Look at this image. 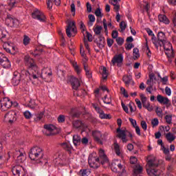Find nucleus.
I'll return each instance as SVG.
<instances>
[{"label": "nucleus", "instance_id": "nucleus-22", "mask_svg": "<svg viewBox=\"0 0 176 176\" xmlns=\"http://www.w3.org/2000/svg\"><path fill=\"white\" fill-rule=\"evenodd\" d=\"M96 43L99 49H102L105 46V38L99 36L96 40Z\"/></svg>", "mask_w": 176, "mask_h": 176}, {"label": "nucleus", "instance_id": "nucleus-37", "mask_svg": "<svg viewBox=\"0 0 176 176\" xmlns=\"http://www.w3.org/2000/svg\"><path fill=\"white\" fill-rule=\"evenodd\" d=\"M133 173L135 175H138V174H141L142 173V166L138 165L133 169Z\"/></svg>", "mask_w": 176, "mask_h": 176}, {"label": "nucleus", "instance_id": "nucleus-9", "mask_svg": "<svg viewBox=\"0 0 176 176\" xmlns=\"http://www.w3.org/2000/svg\"><path fill=\"white\" fill-rule=\"evenodd\" d=\"M157 38L156 39V43L157 45H155L156 49H159V47H161V46H164L166 43L168 41H167V38L166 37V34L164 32H160L157 34Z\"/></svg>", "mask_w": 176, "mask_h": 176}, {"label": "nucleus", "instance_id": "nucleus-62", "mask_svg": "<svg viewBox=\"0 0 176 176\" xmlns=\"http://www.w3.org/2000/svg\"><path fill=\"white\" fill-rule=\"evenodd\" d=\"M140 98H141V101L142 104H144L145 102H148V99L146 98V97L145 96V95L144 94H140Z\"/></svg>", "mask_w": 176, "mask_h": 176}, {"label": "nucleus", "instance_id": "nucleus-44", "mask_svg": "<svg viewBox=\"0 0 176 176\" xmlns=\"http://www.w3.org/2000/svg\"><path fill=\"white\" fill-rule=\"evenodd\" d=\"M101 31H102V26L97 25L96 27L94 28V32H95L96 35H100V34H101Z\"/></svg>", "mask_w": 176, "mask_h": 176}, {"label": "nucleus", "instance_id": "nucleus-51", "mask_svg": "<svg viewBox=\"0 0 176 176\" xmlns=\"http://www.w3.org/2000/svg\"><path fill=\"white\" fill-rule=\"evenodd\" d=\"M126 27H127V23L124 21H122L120 23V28L121 30V32H123L126 30Z\"/></svg>", "mask_w": 176, "mask_h": 176}, {"label": "nucleus", "instance_id": "nucleus-60", "mask_svg": "<svg viewBox=\"0 0 176 176\" xmlns=\"http://www.w3.org/2000/svg\"><path fill=\"white\" fill-rule=\"evenodd\" d=\"M58 123H64L65 122V116L60 115L58 117Z\"/></svg>", "mask_w": 176, "mask_h": 176}, {"label": "nucleus", "instance_id": "nucleus-8", "mask_svg": "<svg viewBox=\"0 0 176 176\" xmlns=\"http://www.w3.org/2000/svg\"><path fill=\"white\" fill-rule=\"evenodd\" d=\"M76 25H75V21H68L67 28H66V34L69 38L71 36H75L76 34Z\"/></svg>", "mask_w": 176, "mask_h": 176}, {"label": "nucleus", "instance_id": "nucleus-6", "mask_svg": "<svg viewBox=\"0 0 176 176\" xmlns=\"http://www.w3.org/2000/svg\"><path fill=\"white\" fill-rule=\"evenodd\" d=\"M19 103L16 102H12L9 98H4L0 100V109L1 111H8L12 107H17Z\"/></svg>", "mask_w": 176, "mask_h": 176}, {"label": "nucleus", "instance_id": "nucleus-33", "mask_svg": "<svg viewBox=\"0 0 176 176\" xmlns=\"http://www.w3.org/2000/svg\"><path fill=\"white\" fill-rule=\"evenodd\" d=\"M165 137H166L167 141L170 143L173 142V141H174V140H175V138H176L175 135H174V133H171V132L166 133L165 135Z\"/></svg>", "mask_w": 176, "mask_h": 176}, {"label": "nucleus", "instance_id": "nucleus-18", "mask_svg": "<svg viewBox=\"0 0 176 176\" xmlns=\"http://www.w3.org/2000/svg\"><path fill=\"white\" fill-rule=\"evenodd\" d=\"M113 65H117L118 67H122L123 64V55L122 54L116 55L111 60Z\"/></svg>", "mask_w": 176, "mask_h": 176}, {"label": "nucleus", "instance_id": "nucleus-23", "mask_svg": "<svg viewBox=\"0 0 176 176\" xmlns=\"http://www.w3.org/2000/svg\"><path fill=\"white\" fill-rule=\"evenodd\" d=\"M157 100L158 102H160V104H163L164 105H167V104L170 102L168 98H166L162 95L157 96Z\"/></svg>", "mask_w": 176, "mask_h": 176}, {"label": "nucleus", "instance_id": "nucleus-54", "mask_svg": "<svg viewBox=\"0 0 176 176\" xmlns=\"http://www.w3.org/2000/svg\"><path fill=\"white\" fill-rule=\"evenodd\" d=\"M81 56L82 57V61L83 63H86L87 61V58L86 57V54L85 53V50H82V48L80 49V52Z\"/></svg>", "mask_w": 176, "mask_h": 176}, {"label": "nucleus", "instance_id": "nucleus-63", "mask_svg": "<svg viewBox=\"0 0 176 176\" xmlns=\"http://www.w3.org/2000/svg\"><path fill=\"white\" fill-rule=\"evenodd\" d=\"M137 162H138V160L135 157H134V156L131 157V158H130L131 164H135V163H137Z\"/></svg>", "mask_w": 176, "mask_h": 176}, {"label": "nucleus", "instance_id": "nucleus-14", "mask_svg": "<svg viewBox=\"0 0 176 176\" xmlns=\"http://www.w3.org/2000/svg\"><path fill=\"white\" fill-rule=\"evenodd\" d=\"M117 137L122 140L123 144H126L129 139H127V135L126 134V130L118 128L116 130Z\"/></svg>", "mask_w": 176, "mask_h": 176}, {"label": "nucleus", "instance_id": "nucleus-35", "mask_svg": "<svg viewBox=\"0 0 176 176\" xmlns=\"http://www.w3.org/2000/svg\"><path fill=\"white\" fill-rule=\"evenodd\" d=\"M18 2L19 0H10L8 2L9 8H8V6H6V9H8V10H12V8H14L16 6V3Z\"/></svg>", "mask_w": 176, "mask_h": 176}, {"label": "nucleus", "instance_id": "nucleus-31", "mask_svg": "<svg viewBox=\"0 0 176 176\" xmlns=\"http://www.w3.org/2000/svg\"><path fill=\"white\" fill-rule=\"evenodd\" d=\"M61 146L63 149H65V151H67V152H69V153H71V151H72V145H71V143L64 142L62 143Z\"/></svg>", "mask_w": 176, "mask_h": 176}, {"label": "nucleus", "instance_id": "nucleus-26", "mask_svg": "<svg viewBox=\"0 0 176 176\" xmlns=\"http://www.w3.org/2000/svg\"><path fill=\"white\" fill-rule=\"evenodd\" d=\"M72 65L74 69L75 72H76L77 75H80V72H82V69L78 65V63L75 60H72Z\"/></svg>", "mask_w": 176, "mask_h": 176}, {"label": "nucleus", "instance_id": "nucleus-42", "mask_svg": "<svg viewBox=\"0 0 176 176\" xmlns=\"http://www.w3.org/2000/svg\"><path fill=\"white\" fill-rule=\"evenodd\" d=\"M88 19L89 20L88 25L89 27H91L93 25V23H94V21H96V16H94V15H93V14H89L88 16Z\"/></svg>", "mask_w": 176, "mask_h": 176}, {"label": "nucleus", "instance_id": "nucleus-46", "mask_svg": "<svg viewBox=\"0 0 176 176\" xmlns=\"http://www.w3.org/2000/svg\"><path fill=\"white\" fill-rule=\"evenodd\" d=\"M30 42H31V38L28 37L27 35L23 36V45L25 46H27L30 45Z\"/></svg>", "mask_w": 176, "mask_h": 176}, {"label": "nucleus", "instance_id": "nucleus-59", "mask_svg": "<svg viewBox=\"0 0 176 176\" xmlns=\"http://www.w3.org/2000/svg\"><path fill=\"white\" fill-rule=\"evenodd\" d=\"M102 23L104 28V32L106 35H108V25H107V19H104Z\"/></svg>", "mask_w": 176, "mask_h": 176}, {"label": "nucleus", "instance_id": "nucleus-16", "mask_svg": "<svg viewBox=\"0 0 176 176\" xmlns=\"http://www.w3.org/2000/svg\"><path fill=\"white\" fill-rule=\"evenodd\" d=\"M0 64L3 68H10V61L9 59L3 54L0 52Z\"/></svg>", "mask_w": 176, "mask_h": 176}, {"label": "nucleus", "instance_id": "nucleus-53", "mask_svg": "<svg viewBox=\"0 0 176 176\" xmlns=\"http://www.w3.org/2000/svg\"><path fill=\"white\" fill-rule=\"evenodd\" d=\"M133 54L134 58H138L140 57V50L138 48H134Z\"/></svg>", "mask_w": 176, "mask_h": 176}, {"label": "nucleus", "instance_id": "nucleus-27", "mask_svg": "<svg viewBox=\"0 0 176 176\" xmlns=\"http://www.w3.org/2000/svg\"><path fill=\"white\" fill-rule=\"evenodd\" d=\"M100 72L102 74V78L104 80H107L108 78V70H107V67H100Z\"/></svg>", "mask_w": 176, "mask_h": 176}, {"label": "nucleus", "instance_id": "nucleus-10", "mask_svg": "<svg viewBox=\"0 0 176 176\" xmlns=\"http://www.w3.org/2000/svg\"><path fill=\"white\" fill-rule=\"evenodd\" d=\"M68 82L71 83L73 90H78L80 86V78H77L74 76L68 77Z\"/></svg>", "mask_w": 176, "mask_h": 176}, {"label": "nucleus", "instance_id": "nucleus-21", "mask_svg": "<svg viewBox=\"0 0 176 176\" xmlns=\"http://www.w3.org/2000/svg\"><path fill=\"white\" fill-rule=\"evenodd\" d=\"M147 164L149 168H153L154 167H157V166H159V161L155 157H153L148 160Z\"/></svg>", "mask_w": 176, "mask_h": 176}, {"label": "nucleus", "instance_id": "nucleus-4", "mask_svg": "<svg viewBox=\"0 0 176 176\" xmlns=\"http://www.w3.org/2000/svg\"><path fill=\"white\" fill-rule=\"evenodd\" d=\"M43 149L39 146H34L30 149L29 157L36 164L43 163Z\"/></svg>", "mask_w": 176, "mask_h": 176}, {"label": "nucleus", "instance_id": "nucleus-29", "mask_svg": "<svg viewBox=\"0 0 176 176\" xmlns=\"http://www.w3.org/2000/svg\"><path fill=\"white\" fill-rule=\"evenodd\" d=\"M81 141L82 138H80V136H79V135H74L73 136V144L74 145H75V146L80 145Z\"/></svg>", "mask_w": 176, "mask_h": 176}, {"label": "nucleus", "instance_id": "nucleus-45", "mask_svg": "<svg viewBox=\"0 0 176 176\" xmlns=\"http://www.w3.org/2000/svg\"><path fill=\"white\" fill-rule=\"evenodd\" d=\"M23 113L25 119L30 120L32 118V114L28 110L25 111Z\"/></svg>", "mask_w": 176, "mask_h": 176}, {"label": "nucleus", "instance_id": "nucleus-28", "mask_svg": "<svg viewBox=\"0 0 176 176\" xmlns=\"http://www.w3.org/2000/svg\"><path fill=\"white\" fill-rule=\"evenodd\" d=\"M158 20L160 23H163L164 24H170V20L164 14H160L158 16Z\"/></svg>", "mask_w": 176, "mask_h": 176}, {"label": "nucleus", "instance_id": "nucleus-24", "mask_svg": "<svg viewBox=\"0 0 176 176\" xmlns=\"http://www.w3.org/2000/svg\"><path fill=\"white\" fill-rule=\"evenodd\" d=\"M53 2H54L56 6H60V5H61L60 0H47V6L48 9H52V8H53Z\"/></svg>", "mask_w": 176, "mask_h": 176}, {"label": "nucleus", "instance_id": "nucleus-57", "mask_svg": "<svg viewBox=\"0 0 176 176\" xmlns=\"http://www.w3.org/2000/svg\"><path fill=\"white\" fill-rule=\"evenodd\" d=\"M116 41L117 44L119 45L120 46H122V45H123V43H124V39H123V38H122V37H118V38H116Z\"/></svg>", "mask_w": 176, "mask_h": 176}, {"label": "nucleus", "instance_id": "nucleus-40", "mask_svg": "<svg viewBox=\"0 0 176 176\" xmlns=\"http://www.w3.org/2000/svg\"><path fill=\"white\" fill-rule=\"evenodd\" d=\"M43 118V113H36L34 116V120L35 122H39Z\"/></svg>", "mask_w": 176, "mask_h": 176}, {"label": "nucleus", "instance_id": "nucleus-52", "mask_svg": "<svg viewBox=\"0 0 176 176\" xmlns=\"http://www.w3.org/2000/svg\"><path fill=\"white\" fill-rule=\"evenodd\" d=\"M81 176H89L90 175V170L84 169L80 171Z\"/></svg>", "mask_w": 176, "mask_h": 176}, {"label": "nucleus", "instance_id": "nucleus-17", "mask_svg": "<svg viewBox=\"0 0 176 176\" xmlns=\"http://www.w3.org/2000/svg\"><path fill=\"white\" fill-rule=\"evenodd\" d=\"M80 28L84 35L85 39H87L89 42H91L93 41V36L89 32L86 31V26L84 23L80 22Z\"/></svg>", "mask_w": 176, "mask_h": 176}, {"label": "nucleus", "instance_id": "nucleus-39", "mask_svg": "<svg viewBox=\"0 0 176 176\" xmlns=\"http://www.w3.org/2000/svg\"><path fill=\"white\" fill-rule=\"evenodd\" d=\"M6 34H8L6 30L0 26V39H3L6 36Z\"/></svg>", "mask_w": 176, "mask_h": 176}, {"label": "nucleus", "instance_id": "nucleus-15", "mask_svg": "<svg viewBox=\"0 0 176 176\" xmlns=\"http://www.w3.org/2000/svg\"><path fill=\"white\" fill-rule=\"evenodd\" d=\"M146 171L150 176H169L167 174L162 173V170L157 168H147Z\"/></svg>", "mask_w": 176, "mask_h": 176}, {"label": "nucleus", "instance_id": "nucleus-1", "mask_svg": "<svg viewBox=\"0 0 176 176\" xmlns=\"http://www.w3.org/2000/svg\"><path fill=\"white\" fill-rule=\"evenodd\" d=\"M25 61L28 69L21 71L22 75H25L31 80L34 86L41 83V79H45L47 76H52V70L49 67H44L42 70L35 65L34 60L30 56H25Z\"/></svg>", "mask_w": 176, "mask_h": 176}, {"label": "nucleus", "instance_id": "nucleus-49", "mask_svg": "<svg viewBox=\"0 0 176 176\" xmlns=\"http://www.w3.org/2000/svg\"><path fill=\"white\" fill-rule=\"evenodd\" d=\"M95 14L96 17H99V19H101L102 17L103 14L102 12H101V8H98L95 10Z\"/></svg>", "mask_w": 176, "mask_h": 176}, {"label": "nucleus", "instance_id": "nucleus-5", "mask_svg": "<svg viewBox=\"0 0 176 176\" xmlns=\"http://www.w3.org/2000/svg\"><path fill=\"white\" fill-rule=\"evenodd\" d=\"M111 170L114 173H118V176H127V173H126V170H124V166L122 164V162L119 160L113 161Z\"/></svg>", "mask_w": 176, "mask_h": 176}, {"label": "nucleus", "instance_id": "nucleus-64", "mask_svg": "<svg viewBox=\"0 0 176 176\" xmlns=\"http://www.w3.org/2000/svg\"><path fill=\"white\" fill-rule=\"evenodd\" d=\"M141 126L143 130H144V131H146V130L148 129V125L146 124V122L144 120L141 122Z\"/></svg>", "mask_w": 176, "mask_h": 176}, {"label": "nucleus", "instance_id": "nucleus-55", "mask_svg": "<svg viewBox=\"0 0 176 176\" xmlns=\"http://www.w3.org/2000/svg\"><path fill=\"white\" fill-rule=\"evenodd\" d=\"M151 124H152L153 127H156V126H159V119L153 118L151 120Z\"/></svg>", "mask_w": 176, "mask_h": 176}, {"label": "nucleus", "instance_id": "nucleus-56", "mask_svg": "<svg viewBox=\"0 0 176 176\" xmlns=\"http://www.w3.org/2000/svg\"><path fill=\"white\" fill-rule=\"evenodd\" d=\"M120 91L121 94L124 95V97H125L126 98H129V94H127V92L126 91V89H124V87H121Z\"/></svg>", "mask_w": 176, "mask_h": 176}, {"label": "nucleus", "instance_id": "nucleus-43", "mask_svg": "<svg viewBox=\"0 0 176 176\" xmlns=\"http://www.w3.org/2000/svg\"><path fill=\"white\" fill-rule=\"evenodd\" d=\"M28 107H29V108H30L31 109H35V108H36L37 107L36 102H35V100H30L29 104H28Z\"/></svg>", "mask_w": 176, "mask_h": 176}, {"label": "nucleus", "instance_id": "nucleus-7", "mask_svg": "<svg viewBox=\"0 0 176 176\" xmlns=\"http://www.w3.org/2000/svg\"><path fill=\"white\" fill-rule=\"evenodd\" d=\"M16 120H17V111L13 110L7 112L3 119L4 123H10V124L14 123Z\"/></svg>", "mask_w": 176, "mask_h": 176}, {"label": "nucleus", "instance_id": "nucleus-41", "mask_svg": "<svg viewBox=\"0 0 176 176\" xmlns=\"http://www.w3.org/2000/svg\"><path fill=\"white\" fill-rule=\"evenodd\" d=\"M73 126L75 129H79V127H82V126H83V122L80 120H76L73 122Z\"/></svg>", "mask_w": 176, "mask_h": 176}, {"label": "nucleus", "instance_id": "nucleus-47", "mask_svg": "<svg viewBox=\"0 0 176 176\" xmlns=\"http://www.w3.org/2000/svg\"><path fill=\"white\" fill-rule=\"evenodd\" d=\"M99 118H100V119H111V115L105 114V113L102 111L99 114Z\"/></svg>", "mask_w": 176, "mask_h": 176}, {"label": "nucleus", "instance_id": "nucleus-38", "mask_svg": "<svg viewBox=\"0 0 176 176\" xmlns=\"http://www.w3.org/2000/svg\"><path fill=\"white\" fill-rule=\"evenodd\" d=\"M113 149L116 153V155H118V156L120 155V146L119 145V144H118L117 142H115L113 144Z\"/></svg>", "mask_w": 176, "mask_h": 176}, {"label": "nucleus", "instance_id": "nucleus-3", "mask_svg": "<svg viewBox=\"0 0 176 176\" xmlns=\"http://www.w3.org/2000/svg\"><path fill=\"white\" fill-rule=\"evenodd\" d=\"M88 163L92 168H98L100 163L109 166L108 157L102 149L99 150V158L97 157V153H96L90 154L88 158Z\"/></svg>", "mask_w": 176, "mask_h": 176}, {"label": "nucleus", "instance_id": "nucleus-34", "mask_svg": "<svg viewBox=\"0 0 176 176\" xmlns=\"http://www.w3.org/2000/svg\"><path fill=\"white\" fill-rule=\"evenodd\" d=\"M92 135L96 140V141H100L101 137H102V134L99 131H94L92 132Z\"/></svg>", "mask_w": 176, "mask_h": 176}, {"label": "nucleus", "instance_id": "nucleus-19", "mask_svg": "<svg viewBox=\"0 0 176 176\" xmlns=\"http://www.w3.org/2000/svg\"><path fill=\"white\" fill-rule=\"evenodd\" d=\"M20 76H25L26 78H28V76L25 75H23L21 74H21L17 72H14V77L12 78V83L13 86H17L19 83H20Z\"/></svg>", "mask_w": 176, "mask_h": 176}, {"label": "nucleus", "instance_id": "nucleus-36", "mask_svg": "<svg viewBox=\"0 0 176 176\" xmlns=\"http://www.w3.org/2000/svg\"><path fill=\"white\" fill-rule=\"evenodd\" d=\"M155 113H157V116L158 118H160V119H163L164 113H163V109L162 108L157 107L155 108Z\"/></svg>", "mask_w": 176, "mask_h": 176}, {"label": "nucleus", "instance_id": "nucleus-12", "mask_svg": "<svg viewBox=\"0 0 176 176\" xmlns=\"http://www.w3.org/2000/svg\"><path fill=\"white\" fill-rule=\"evenodd\" d=\"M162 46L165 50V54H166L168 58L174 57V50H173V45H171V43L167 42L166 44H164V45Z\"/></svg>", "mask_w": 176, "mask_h": 176}, {"label": "nucleus", "instance_id": "nucleus-25", "mask_svg": "<svg viewBox=\"0 0 176 176\" xmlns=\"http://www.w3.org/2000/svg\"><path fill=\"white\" fill-rule=\"evenodd\" d=\"M146 31L147 32V34L150 36H152L151 37V41L153 43V45L155 46H157V43H156V36H155V34H153V32L152 31V30L149 29V28H146Z\"/></svg>", "mask_w": 176, "mask_h": 176}, {"label": "nucleus", "instance_id": "nucleus-58", "mask_svg": "<svg viewBox=\"0 0 176 176\" xmlns=\"http://www.w3.org/2000/svg\"><path fill=\"white\" fill-rule=\"evenodd\" d=\"M5 152L2 151V144L0 143V160H5Z\"/></svg>", "mask_w": 176, "mask_h": 176}, {"label": "nucleus", "instance_id": "nucleus-13", "mask_svg": "<svg viewBox=\"0 0 176 176\" xmlns=\"http://www.w3.org/2000/svg\"><path fill=\"white\" fill-rule=\"evenodd\" d=\"M32 16L33 19L38 20V21H41V23H45L46 21V16H45L43 12H41V11H39L38 9L34 10V12L32 14Z\"/></svg>", "mask_w": 176, "mask_h": 176}, {"label": "nucleus", "instance_id": "nucleus-20", "mask_svg": "<svg viewBox=\"0 0 176 176\" xmlns=\"http://www.w3.org/2000/svg\"><path fill=\"white\" fill-rule=\"evenodd\" d=\"M123 82H124L126 86H130V85L134 86V81L133 80V77L130 74L124 76L123 77Z\"/></svg>", "mask_w": 176, "mask_h": 176}, {"label": "nucleus", "instance_id": "nucleus-61", "mask_svg": "<svg viewBox=\"0 0 176 176\" xmlns=\"http://www.w3.org/2000/svg\"><path fill=\"white\" fill-rule=\"evenodd\" d=\"M81 142L83 145H87V144H89V137L82 138Z\"/></svg>", "mask_w": 176, "mask_h": 176}, {"label": "nucleus", "instance_id": "nucleus-50", "mask_svg": "<svg viewBox=\"0 0 176 176\" xmlns=\"http://www.w3.org/2000/svg\"><path fill=\"white\" fill-rule=\"evenodd\" d=\"M141 8L148 12V10H149V4L146 1H144L143 3L141 4Z\"/></svg>", "mask_w": 176, "mask_h": 176}, {"label": "nucleus", "instance_id": "nucleus-32", "mask_svg": "<svg viewBox=\"0 0 176 176\" xmlns=\"http://www.w3.org/2000/svg\"><path fill=\"white\" fill-rule=\"evenodd\" d=\"M10 21V24H12V27H17L19 24V20L13 18H7L6 22L9 23Z\"/></svg>", "mask_w": 176, "mask_h": 176}, {"label": "nucleus", "instance_id": "nucleus-11", "mask_svg": "<svg viewBox=\"0 0 176 176\" xmlns=\"http://www.w3.org/2000/svg\"><path fill=\"white\" fill-rule=\"evenodd\" d=\"M56 131L57 128L53 124H47L44 126L43 133L45 135H54Z\"/></svg>", "mask_w": 176, "mask_h": 176}, {"label": "nucleus", "instance_id": "nucleus-2", "mask_svg": "<svg viewBox=\"0 0 176 176\" xmlns=\"http://www.w3.org/2000/svg\"><path fill=\"white\" fill-rule=\"evenodd\" d=\"M14 157H16V165L12 166V172L14 176H25L27 175V170L23 167V163L27 159L25 153L21 151H16L14 153Z\"/></svg>", "mask_w": 176, "mask_h": 176}, {"label": "nucleus", "instance_id": "nucleus-48", "mask_svg": "<svg viewBox=\"0 0 176 176\" xmlns=\"http://www.w3.org/2000/svg\"><path fill=\"white\" fill-rule=\"evenodd\" d=\"M165 120L168 124H171V123L173 122V116L166 115L165 116Z\"/></svg>", "mask_w": 176, "mask_h": 176}, {"label": "nucleus", "instance_id": "nucleus-30", "mask_svg": "<svg viewBox=\"0 0 176 176\" xmlns=\"http://www.w3.org/2000/svg\"><path fill=\"white\" fill-rule=\"evenodd\" d=\"M84 69L85 71V74L86 76L90 79L92 78V74H91V70H90V67H89V66L87 65H86V63H84Z\"/></svg>", "mask_w": 176, "mask_h": 176}]
</instances>
